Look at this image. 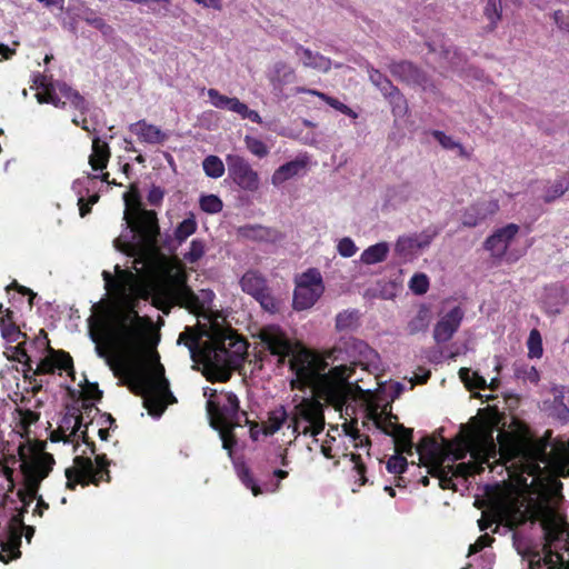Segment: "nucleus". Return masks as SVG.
Instances as JSON below:
<instances>
[{
    "label": "nucleus",
    "mask_w": 569,
    "mask_h": 569,
    "mask_svg": "<svg viewBox=\"0 0 569 569\" xmlns=\"http://www.w3.org/2000/svg\"><path fill=\"white\" fill-rule=\"evenodd\" d=\"M385 98L389 101L395 116H405L408 111V102L401 91L396 87L390 94H386Z\"/></svg>",
    "instance_id": "nucleus-44"
},
{
    "label": "nucleus",
    "mask_w": 569,
    "mask_h": 569,
    "mask_svg": "<svg viewBox=\"0 0 569 569\" xmlns=\"http://www.w3.org/2000/svg\"><path fill=\"white\" fill-rule=\"evenodd\" d=\"M206 409L212 428L230 426L237 421L249 425L247 412L240 411L239 399L231 391H221L218 396L216 390H211Z\"/></svg>",
    "instance_id": "nucleus-9"
},
{
    "label": "nucleus",
    "mask_w": 569,
    "mask_h": 569,
    "mask_svg": "<svg viewBox=\"0 0 569 569\" xmlns=\"http://www.w3.org/2000/svg\"><path fill=\"white\" fill-rule=\"evenodd\" d=\"M0 330L2 337L9 342H16L20 337L27 339V333L21 332L13 320V311L6 309V313L0 317Z\"/></svg>",
    "instance_id": "nucleus-32"
},
{
    "label": "nucleus",
    "mask_w": 569,
    "mask_h": 569,
    "mask_svg": "<svg viewBox=\"0 0 569 569\" xmlns=\"http://www.w3.org/2000/svg\"><path fill=\"white\" fill-rule=\"evenodd\" d=\"M499 210L498 200L479 201L468 207L462 214V226L473 228Z\"/></svg>",
    "instance_id": "nucleus-19"
},
{
    "label": "nucleus",
    "mask_w": 569,
    "mask_h": 569,
    "mask_svg": "<svg viewBox=\"0 0 569 569\" xmlns=\"http://www.w3.org/2000/svg\"><path fill=\"white\" fill-rule=\"evenodd\" d=\"M493 431L495 426L481 423L461 436L453 457L461 460L470 453L473 461L448 466L453 477L467 478L479 475L485 470L483 465L491 471L498 466L509 470L508 463H511V467L520 463L522 472L536 476L541 470L540 463L550 462V430L537 439L526 422L512 418L509 428L498 432L497 440L493 438Z\"/></svg>",
    "instance_id": "nucleus-1"
},
{
    "label": "nucleus",
    "mask_w": 569,
    "mask_h": 569,
    "mask_svg": "<svg viewBox=\"0 0 569 569\" xmlns=\"http://www.w3.org/2000/svg\"><path fill=\"white\" fill-rule=\"evenodd\" d=\"M43 92L37 93V100L39 103H50L57 108H63L66 102L61 101L58 97L56 89L57 84L53 83H40Z\"/></svg>",
    "instance_id": "nucleus-42"
},
{
    "label": "nucleus",
    "mask_w": 569,
    "mask_h": 569,
    "mask_svg": "<svg viewBox=\"0 0 569 569\" xmlns=\"http://www.w3.org/2000/svg\"><path fill=\"white\" fill-rule=\"evenodd\" d=\"M407 467H408L407 459L402 456V453H398V452H396V455L391 456L386 463V468H387L388 472L393 473V475H402L403 472H406Z\"/></svg>",
    "instance_id": "nucleus-61"
},
{
    "label": "nucleus",
    "mask_w": 569,
    "mask_h": 569,
    "mask_svg": "<svg viewBox=\"0 0 569 569\" xmlns=\"http://www.w3.org/2000/svg\"><path fill=\"white\" fill-rule=\"evenodd\" d=\"M18 460L21 462L20 457L13 453L3 455L0 459V471L8 481V492H12L16 487L13 479L14 469L10 465H16Z\"/></svg>",
    "instance_id": "nucleus-40"
},
{
    "label": "nucleus",
    "mask_w": 569,
    "mask_h": 569,
    "mask_svg": "<svg viewBox=\"0 0 569 569\" xmlns=\"http://www.w3.org/2000/svg\"><path fill=\"white\" fill-rule=\"evenodd\" d=\"M239 478L244 487L251 490L254 497H258L263 492L261 487L256 482V479L253 478L249 468L243 467L239 471Z\"/></svg>",
    "instance_id": "nucleus-63"
},
{
    "label": "nucleus",
    "mask_w": 569,
    "mask_h": 569,
    "mask_svg": "<svg viewBox=\"0 0 569 569\" xmlns=\"http://www.w3.org/2000/svg\"><path fill=\"white\" fill-rule=\"evenodd\" d=\"M463 310L457 306L445 313L433 328V339L437 343L448 342L460 328Z\"/></svg>",
    "instance_id": "nucleus-17"
},
{
    "label": "nucleus",
    "mask_w": 569,
    "mask_h": 569,
    "mask_svg": "<svg viewBox=\"0 0 569 569\" xmlns=\"http://www.w3.org/2000/svg\"><path fill=\"white\" fill-rule=\"evenodd\" d=\"M132 390L143 398V406L150 416L160 417L169 403L177 402L164 377V367L157 362L151 370L133 368L130 371Z\"/></svg>",
    "instance_id": "nucleus-6"
},
{
    "label": "nucleus",
    "mask_w": 569,
    "mask_h": 569,
    "mask_svg": "<svg viewBox=\"0 0 569 569\" xmlns=\"http://www.w3.org/2000/svg\"><path fill=\"white\" fill-rule=\"evenodd\" d=\"M295 70L283 61H277L268 74L274 90L281 91L283 87L295 79Z\"/></svg>",
    "instance_id": "nucleus-27"
},
{
    "label": "nucleus",
    "mask_w": 569,
    "mask_h": 569,
    "mask_svg": "<svg viewBox=\"0 0 569 569\" xmlns=\"http://www.w3.org/2000/svg\"><path fill=\"white\" fill-rule=\"evenodd\" d=\"M96 179H101V181L103 182H107L108 184H113V186H121V183H117L116 180H109V172H104L102 173L101 176H91L89 174L88 177H86L84 179H78L73 182L72 184V189L77 192V193H81V190L86 189L87 191L89 190V184L91 182H93Z\"/></svg>",
    "instance_id": "nucleus-58"
},
{
    "label": "nucleus",
    "mask_w": 569,
    "mask_h": 569,
    "mask_svg": "<svg viewBox=\"0 0 569 569\" xmlns=\"http://www.w3.org/2000/svg\"><path fill=\"white\" fill-rule=\"evenodd\" d=\"M483 14L489 21L490 30H495L502 19V0H487Z\"/></svg>",
    "instance_id": "nucleus-41"
},
{
    "label": "nucleus",
    "mask_w": 569,
    "mask_h": 569,
    "mask_svg": "<svg viewBox=\"0 0 569 569\" xmlns=\"http://www.w3.org/2000/svg\"><path fill=\"white\" fill-rule=\"evenodd\" d=\"M204 173L210 178H220L224 173V164L217 156H208L202 162Z\"/></svg>",
    "instance_id": "nucleus-48"
},
{
    "label": "nucleus",
    "mask_w": 569,
    "mask_h": 569,
    "mask_svg": "<svg viewBox=\"0 0 569 569\" xmlns=\"http://www.w3.org/2000/svg\"><path fill=\"white\" fill-rule=\"evenodd\" d=\"M206 253V243L201 239H193L189 250L183 253V259L189 263L198 262Z\"/></svg>",
    "instance_id": "nucleus-54"
},
{
    "label": "nucleus",
    "mask_w": 569,
    "mask_h": 569,
    "mask_svg": "<svg viewBox=\"0 0 569 569\" xmlns=\"http://www.w3.org/2000/svg\"><path fill=\"white\" fill-rule=\"evenodd\" d=\"M240 286L246 293L253 298L268 287L266 278L254 270H249L241 277Z\"/></svg>",
    "instance_id": "nucleus-31"
},
{
    "label": "nucleus",
    "mask_w": 569,
    "mask_h": 569,
    "mask_svg": "<svg viewBox=\"0 0 569 569\" xmlns=\"http://www.w3.org/2000/svg\"><path fill=\"white\" fill-rule=\"evenodd\" d=\"M200 209L206 213H218L222 210V200L216 194L201 196L199 200Z\"/></svg>",
    "instance_id": "nucleus-52"
},
{
    "label": "nucleus",
    "mask_w": 569,
    "mask_h": 569,
    "mask_svg": "<svg viewBox=\"0 0 569 569\" xmlns=\"http://www.w3.org/2000/svg\"><path fill=\"white\" fill-rule=\"evenodd\" d=\"M134 200L137 202L136 208H127L124 211V220L133 233V240L122 241L121 238H117L114 247L129 257H134L136 263H142L146 258L159 250L160 227L156 211L140 207L137 192L134 193Z\"/></svg>",
    "instance_id": "nucleus-4"
},
{
    "label": "nucleus",
    "mask_w": 569,
    "mask_h": 569,
    "mask_svg": "<svg viewBox=\"0 0 569 569\" xmlns=\"http://www.w3.org/2000/svg\"><path fill=\"white\" fill-rule=\"evenodd\" d=\"M178 343H183L193 358H198L206 368L211 370L209 380L226 382L231 372L228 369L232 356L247 351L248 343L231 328L212 326L208 340L201 342V336L191 328L179 335Z\"/></svg>",
    "instance_id": "nucleus-2"
},
{
    "label": "nucleus",
    "mask_w": 569,
    "mask_h": 569,
    "mask_svg": "<svg viewBox=\"0 0 569 569\" xmlns=\"http://www.w3.org/2000/svg\"><path fill=\"white\" fill-rule=\"evenodd\" d=\"M254 299L260 303L263 310L270 313H277L280 311L281 301L271 293L269 287L260 292Z\"/></svg>",
    "instance_id": "nucleus-46"
},
{
    "label": "nucleus",
    "mask_w": 569,
    "mask_h": 569,
    "mask_svg": "<svg viewBox=\"0 0 569 569\" xmlns=\"http://www.w3.org/2000/svg\"><path fill=\"white\" fill-rule=\"evenodd\" d=\"M288 419L290 420V413L287 412L283 406H280L277 410L270 412L263 433L267 436L274 435Z\"/></svg>",
    "instance_id": "nucleus-36"
},
{
    "label": "nucleus",
    "mask_w": 569,
    "mask_h": 569,
    "mask_svg": "<svg viewBox=\"0 0 569 569\" xmlns=\"http://www.w3.org/2000/svg\"><path fill=\"white\" fill-rule=\"evenodd\" d=\"M528 357L541 358L543 353L542 338L538 329H532L527 341Z\"/></svg>",
    "instance_id": "nucleus-51"
},
{
    "label": "nucleus",
    "mask_w": 569,
    "mask_h": 569,
    "mask_svg": "<svg viewBox=\"0 0 569 569\" xmlns=\"http://www.w3.org/2000/svg\"><path fill=\"white\" fill-rule=\"evenodd\" d=\"M28 512V509L21 508L19 512L13 515L9 520V533H10V542L9 547L2 548V552H0V560L3 562H9L11 559L17 558L20 555L19 545L21 539L22 528L26 526L23 522L24 513Z\"/></svg>",
    "instance_id": "nucleus-18"
},
{
    "label": "nucleus",
    "mask_w": 569,
    "mask_h": 569,
    "mask_svg": "<svg viewBox=\"0 0 569 569\" xmlns=\"http://www.w3.org/2000/svg\"><path fill=\"white\" fill-rule=\"evenodd\" d=\"M389 246L387 242H379L368 247L361 253V261L366 264H376L387 259Z\"/></svg>",
    "instance_id": "nucleus-34"
},
{
    "label": "nucleus",
    "mask_w": 569,
    "mask_h": 569,
    "mask_svg": "<svg viewBox=\"0 0 569 569\" xmlns=\"http://www.w3.org/2000/svg\"><path fill=\"white\" fill-rule=\"evenodd\" d=\"M246 148L256 157L264 158L269 154L268 146L259 138L252 136H246L244 139Z\"/></svg>",
    "instance_id": "nucleus-56"
},
{
    "label": "nucleus",
    "mask_w": 569,
    "mask_h": 569,
    "mask_svg": "<svg viewBox=\"0 0 569 569\" xmlns=\"http://www.w3.org/2000/svg\"><path fill=\"white\" fill-rule=\"evenodd\" d=\"M149 12L157 18H166L172 13V0H148Z\"/></svg>",
    "instance_id": "nucleus-55"
},
{
    "label": "nucleus",
    "mask_w": 569,
    "mask_h": 569,
    "mask_svg": "<svg viewBox=\"0 0 569 569\" xmlns=\"http://www.w3.org/2000/svg\"><path fill=\"white\" fill-rule=\"evenodd\" d=\"M238 234L244 239L258 242H277L282 238L279 230L261 224H246L238 228Z\"/></svg>",
    "instance_id": "nucleus-22"
},
{
    "label": "nucleus",
    "mask_w": 569,
    "mask_h": 569,
    "mask_svg": "<svg viewBox=\"0 0 569 569\" xmlns=\"http://www.w3.org/2000/svg\"><path fill=\"white\" fill-rule=\"evenodd\" d=\"M358 320V312L357 311H342L339 312L336 317V328L337 330H346L356 325Z\"/></svg>",
    "instance_id": "nucleus-62"
},
{
    "label": "nucleus",
    "mask_w": 569,
    "mask_h": 569,
    "mask_svg": "<svg viewBox=\"0 0 569 569\" xmlns=\"http://www.w3.org/2000/svg\"><path fill=\"white\" fill-rule=\"evenodd\" d=\"M410 290L416 295H423L429 289V279L425 273H416L409 282Z\"/></svg>",
    "instance_id": "nucleus-64"
},
{
    "label": "nucleus",
    "mask_w": 569,
    "mask_h": 569,
    "mask_svg": "<svg viewBox=\"0 0 569 569\" xmlns=\"http://www.w3.org/2000/svg\"><path fill=\"white\" fill-rule=\"evenodd\" d=\"M519 231V226L516 223H509L498 230H496L485 242V248L491 251L493 254H503L511 240L516 237Z\"/></svg>",
    "instance_id": "nucleus-20"
},
{
    "label": "nucleus",
    "mask_w": 569,
    "mask_h": 569,
    "mask_svg": "<svg viewBox=\"0 0 569 569\" xmlns=\"http://www.w3.org/2000/svg\"><path fill=\"white\" fill-rule=\"evenodd\" d=\"M297 92L309 93V94L319 97L320 99L326 101L330 107L340 111L341 113L347 114L352 118H357V113L351 108H349L347 104L342 103L338 99L327 96L323 92H320V91L313 90V89H306V88H298Z\"/></svg>",
    "instance_id": "nucleus-35"
},
{
    "label": "nucleus",
    "mask_w": 569,
    "mask_h": 569,
    "mask_svg": "<svg viewBox=\"0 0 569 569\" xmlns=\"http://www.w3.org/2000/svg\"><path fill=\"white\" fill-rule=\"evenodd\" d=\"M389 70L393 77L410 84H422L427 81L426 73L410 61L392 62Z\"/></svg>",
    "instance_id": "nucleus-21"
},
{
    "label": "nucleus",
    "mask_w": 569,
    "mask_h": 569,
    "mask_svg": "<svg viewBox=\"0 0 569 569\" xmlns=\"http://www.w3.org/2000/svg\"><path fill=\"white\" fill-rule=\"evenodd\" d=\"M208 97L211 104L218 109L232 111L239 114L242 119H248L258 124L262 123L260 114L256 110H251L246 103L241 102L236 97H227L213 88L208 90Z\"/></svg>",
    "instance_id": "nucleus-15"
},
{
    "label": "nucleus",
    "mask_w": 569,
    "mask_h": 569,
    "mask_svg": "<svg viewBox=\"0 0 569 569\" xmlns=\"http://www.w3.org/2000/svg\"><path fill=\"white\" fill-rule=\"evenodd\" d=\"M37 366V372L42 375H53L56 370L67 371L68 375H74L72 357L64 350H51L42 355Z\"/></svg>",
    "instance_id": "nucleus-16"
},
{
    "label": "nucleus",
    "mask_w": 569,
    "mask_h": 569,
    "mask_svg": "<svg viewBox=\"0 0 569 569\" xmlns=\"http://www.w3.org/2000/svg\"><path fill=\"white\" fill-rule=\"evenodd\" d=\"M83 425V415L82 412L77 409L72 408V411H69L63 416L61 419V423L59 428H61L64 432L66 430L71 429L70 436H76L78 431H80V428Z\"/></svg>",
    "instance_id": "nucleus-37"
},
{
    "label": "nucleus",
    "mask_w": 569,
    "mask_h": 569,
    "mask_svg": "<svg viewBox=\"0 0 569 569\" xmlns=\"http://www.w3.org/2000/svg\"><path fill=\"white\" fill-rule=\"evenodd\" d=\"M241 426H242V422L237 421L230 426H221V427L214 428L216 430L219 431L223 449L228 450L229 453L232 452L234 446L237 445V439L233 433V430L237 427H241Z\"/></svg>",
    "instance_id": "nucleus-45"
},
{
    "label": "nucleus",
    "mask_w": 569,
    "mask_h": 569,
    "mask_svg": "<svg viewBox=\"0 0 569 569\" xmlns=\"http://www.w3.org/2000/svg\"><path fill=\"white\" fill-rule=\"evenodd\" d=\"M569 189V176H562L555 180V182L548 188L543 200L546 203H550L556 199L560 198Z\"/></svg>",
    "instance_id": "nucleus-43"
},
{
    "label": "nucleus",
    "mask_w": 569,
    "mask_h": 569,
    "mask_svg": "<svg viewBox=\"0 0 569 569\" xmlns=\"http://www.w3.org/2000/svg\"><path fill=\"white\" fill-rule=\"evenodd\" d=\"M170 282L172 284L171 289H161L159 290L152 299V305L164 311V305L169 300H172L174 303L179 305L188 309L193 313H198L203 309V303L200 301L199 297L193 292V290L187 283V274L183 270L177 271L174 274L169 277Z\"/></svg>",
    "instance_id": "nucleus-10"
},
{
    "label": "nucleus",
    "mask_w": 569,
    "mask_h": 569,
    "mask_svg": "<svg viewBox=\"0 0 569 569\" xmlns=\"http://www.w3.org/2000/svg\"><path fill=\"white\" fill-rule=\"evenodd\" d=\"M110 159V148L106 141L94 138L92 141V152L89 157V164L94 171L102 170L107 167Z\"/></svg>",
    "instance_id": "nucleus-29"
},
{
    "label": "nucleus",
    "mask_w": 569,
    "mask_h": 569,
    "mask_svg": "<svg viewBox=\"0 0 569 569\" xmlns=\"http://www.w3.org/2000/svg\"><path fill=\"white\" fill-rule=\"evenodd\" d=\"M82 20L86 21L89 26L100 30L104 34L112 30V28L101 17H98L91 9H87L84 11Z\"/></svg>",
    "instance_id": "nucleus-60"
},
{
    "label": "nucleus",
    "mask_w": 569,
    "mask_h": 569,
    "mask_svg": "<svg viewBox=\"0 0 569 569\" xmlns=\"http://www.w3.org/2000/svg\"><path fill=\"white\" fill-rule=\"evenodd\" d=\"M197 228H198V223L196 221V218L193 214H190V217L182 220L176 227V229L173 231V238L178 242V244H181L197 231Z\"/></svg>",
    "instance_id": "nucleus-38"
},
{
    "label": "nucleus",
    "mask_w": 569,
    "mask_h": 569,
    "mask_svg": "<svg viewBox=\"0 0 569 569\" xmlns=\"http://www.w3.org/2000/svg\"><path fill=\"white\" fill-rule=\"evenodd\" d=\"M46 441H34L29 446L19 445L18 447L23 488L19 489L17 495L22 502V508L28 509L37 500L41 482L49 476L56 463L53 456L46 451Z\"/></svg>",
    "instance_id": "nucleus-5"
},
{
    "label": "nucleus",
    "mask_w": 569,
    "mask_h": 569,
    "mask_svg": "<svg viewBox=\"0 0 569 569\" xmlns=\"http://www.w3.org/2000/svg\"><path fill=\"white\" fill-rule=\"evenodd\" d=\"M370 81L381 91L383 97L386 94H390V91H392L396 86L379 70L372 69L369 72Z\"/></svg>",
    "instance_id": "nucleus-53"
},
{
    "label": "nucleus",
    "mask_w": 569,
    "mask_h": 569,
    "mask_svg": "<svg viewBox=\"0 0 569 569\" xmlns=\"http://www.w3.org/2000/svg\"><path fill=\"white\" fill-rule=\"evenodd\" d=\"M382 431L391 436L395 442L396 452L412 455L413 450V430L403 425H393V430L382 428Z\"/></svg>",
    "instance_id": "nucleus-25"
},
{
    "label": "nucleus",
    "mask_w": 569,
    "mask_h": 569,
    "mask_svg": "<svg viewBox=\"0 0 569 569\" xmlns=\"http://www.w3.org/2000/svg\"><path fill=\"white\" fill-rule=\"evenodd\" d=\"M307 166V162L301 159H296L280 166L272 174L271 182L274 186H279L284 181L299 174Z\"/></svg>",
    "instance_id": "nucleus-30"
},
{
    "label": "nucleus",
    "mask_w": 569,
    "mask_h": 569,
    "mask_svg": "<svg viewBox=\"0 0 569 569\" xmlns=\"http://www.w3.org/2000/svg\"><path fill=\"white\" fill-rule=\"evenodd\" d=\"M551 415L561 423L569 422V408L563 402V395L560 393L555 397L551 405Z\"/></svg>",
    "instance_id": "nucleus-57"
},
{
    "label": "nucleus",
    "mask_w": 569,
    "mask_h": 569,
    "mask_svg": "<svg viewBox=\"0 0 569 569\" xmlns=\"http://www.w3.org/2000/svg\"><path fill=\"white\" fill-rule=\"evenodd\" d=\"M325 409L319 399L315 397L301 398L290 412L289 428L295 439L300 435L316 437L325 429Z\"/></svg>",
    "instance_id": "nucleus-8"
},
{
    "label": "nucleus",
    "mask_w": 569,
    "mask_h": 569,
    "mask_svg": "<svg viewBox=\"0 0 569 569\" xmlns=\"http://www.w3.org/2000/svg\"><path fill=\"white\" fill-rule=\"evenodd\" d=\"M499 523L508 527L510 530L518 529L529 519V511L521 509L520 506H505L498 510Z\"/></svg>",
    "instance_id": "nucleus-24"
},
{
    "label": "nucleus",
    "mask_w": 569,
    "mask_h": 569,
    "mask_svg": "<svg viewBox=\"0 0 569 569\" xmlns=\"http://www.w3.org/2000/svg\"><path fill=\"white\" fill-rule=\"evenodd\" d=\"M82 393H83V399H84V401L82 403V409L84 410V413H87L89 416V413L92 410L99 411V409L94 408V406L92 403L86 402L87 400L99 401L102 398V391L99 389L98 383L87 382L86 387L83 388Z\"/></svg>",
    "instance_id": "nucleus-47"
},
{
    "label": "nucleus",
    "mask_w": 569,
    "mask_h": 569,
    "mask_svg": "<svg viewBox=\"0 0 569 569\" xmlns=\"http://www.w3.org/2000/svg\"><path fill=\"white\" fill-rule=\"evenodd\" d=\"M114 276L109 271H102L104 288L109 292H114L122 297L147 300L150 296V289L146 282L140 280L131 270L122 269L119 264L114 266Z\"/></svg>",
    "instance_id": "nucleus-11"
},
{
    "label": "nucleus",
    "mask_w": 569,
    "mask_h": 569,
    "mask_svg": "<svg viewBox=\"0 0 569 569\" xmlns=\"http://www.w3.org/2000/svg\"><path fill=\"white\" fill-rule=\"evenodd\" d=\"M417 451L420 453L421 457L429 456L430 459L432 460L431 462L440 460L437 452V442L430 437H425L420 440V442L417 446Z\"/></svg>",
    "instance_id": "nucleus-59"
},
{
    "label": "nucleus",
    "mask_w": 569,
    "mask_h": 569,
    "mask_svg": "<svg viewBox=\"0 0 569 569\" xmlns=\"http://www.w3.org/2000/svg\"><path fill=\"white\" fill-rule=\"evenodd\" d=\"M417 238L412 236H403L397 240L396 252L400 256L407 257L413 254L417 250L421 249L418 247Z\"/></svg>",
    "instance_id": "nucleus-49"
},
{
    "label": "nucleus",
    "mask_w": 569,
    "mask_h": 569,
    "mask_svg": "<svg viewBox=\"0 0 569 569\" xmlns=\"http://www.w3.org/2000/svg\"><path fill=\"white\" fill-rule=\"evenodd\" d=\"M226 161L228 176L234 184L249 192H254L259 189V174L247 159L239 154H228Z\"/></svg>",
    "instance_id": "nucleus-13"
},
{
    "label": "nucleus",
    "mask_w": 569,
    "mask_h": 569,
    "mask_svg": "<svg viewBox=\"0 0 569 569\" xmlns=\"http://www.w3.org/2000/svg\"><path fill=\"white\" fill-rule=\"evenodd\" d=\"M129 129L141 142L158 144L167 139L166 133L160 128L148 123L146 120H139L132 123Z\"/></svg>",
    "instance_id": "nucleus-23"
},
{
    "label": "nucleus",
    "mask_w": 569,
    "mask_h": 569,
    "mask_svg": "<svg viewBox=\"0 0 569 569\" xmlns=\"http://www.w3.org/2000/svg\"><path fill=\"white\" fill-rule=\"evenodd\" d=\"M57 89L63 98L70 101L74 109L80 111H84L87 109L84 98L77 90L72 89L64 82H57Z\"/></svg>",
    "instance_id": "nucleus-39"
},
{
    "label": "nucleus",
    "mask_w": 569,
    "mask_h": 569,
    "mask_svg": "<svg viewBox=\"0 0 569 569\" xmlns=\"http://www.w3.org/2000/svg\"><path fill=\"white\" fill-rule=\"evenodd\" d=\"M323 291L325 286L320 271L316 268L308 269L297 280L293 292V308L296 310L311 308Z\"/></svg>",
    "instance_id": "nucleus-12"
},
{
    "label": "nucleus",
    "mask_w": 569,
    "mask_h": 569,
    "mask_svg": "<svg viewBox=\"0 0 569 569\" xmlns=\"http://www.w3.org/2000/svg\"><path fill=\"white\" fill-rule=\"evenodd\" d=\"M351 352H358L366 359H370V356H377L372 348L358 339L346 340L322 355L306 348L297 351L292 349L289 368L296 375V378L290 381L291 389L303 391L311 387L330 363L349 360Z\"/></svg>",
    "instance_id": "nucleus-3"
},
{
    "label": "nucleus",
    "mask_w": 569,
    "mask_h": 569,
    "mask_svg": "<svg viewBox=\"0 0 569 569\" xmlns=\"http://www.w3.org/2000/svg\"><path fill=\"white\" fill-rule=\"evenodd\" d=\"M264 349L279 358V363H284L286 358L292 353L293 345L287 333L279 326H266L258 335Z\"/></svg>",
    "instance_id": "nucleus-14"
},
{
    "label": "nucleus",
    "mask_w": 569,
    "mask_h": 569,
    "mask_svg": "<svg viewBox=\"0 0 569 569\" xmlns=\"http://www.w3.org/2000/svg\"><path fill=\"white\" fill-rule=\"evenodd\" d=\"M428 473L439 479V486L441 489H453L456 485L453 482V476L447 467L442 465V461H433L428 466Z\"/></svg>",
    "instance_id": "nucleus-33"
},
{
    "label": "nucleus",
    "mask_w": 569,
    "mask_h": 569,
    "mask_svg": "<svg viewBox=\"0 0 569 569\" xmlns=\"http://www.w3.org/2000/svg\"><path fill=\"white\" fill-rule=\"evenodd\" d=\"M361 359L359 360H350V365L343 363V361H339L340 363L337 366H333L328 373L322 372L320 378L323 380H332L337 385H343L353 373L355 369L353 366L356 365H362V359H365L367 362H372L373 359L378 358V355L376 357L370 356V359H366L363 356H361Z\"/></svg>",
    "instance_id": "nucleus-26"
},
{
    "label": "nucleus",
    "mask_w": 569,
    "mask_h": 569,
    "mask_svg": "<svg viewBox=\"0 0 569 569\" xmlns=\"http://www.w3.org/2000/svg\"><path fill=\"white\" fill-rule=\"evenodd\" d=\"M296 53L302 54V64L307 68L316 69L321 72H328L331 69V60L319 52H313L301 44H297Z\"/></svg>",
    "instance_id": "nucleus-28"
},
{
    "label": "nucleus",
    "mask_w": 569,
    "mask_h": 569,
    "mask_svg": "<svg viewBox=\"0 0 569 569\" xmlns=\"http://www.w3.org/2000/svg\"><path fill=\"white\" fill-rule=\"evenodd\" d=\"M38 419H39V413L36 411L27 409L21 412L20 425L23 430V432L21 433V437L26 438V441L21 442L20 445L29 446L30 442L36 441V440H31L29 438V432H30L29 428L31 425L36 423L38 421Z\"/></svg>",
    "instance_id": "nucleus-50"
},
{
    "label": "nucleus",
    "mask_w": 569,
    "mask_h": 569,
    "mask_svg": "<svg viewBox=\"0 0 569 569\" xmlns=\"http://www.w3.org/2000/svg\"><path fill=\"white\" fill-rule=\"evenodd\" d=\"M110 460L107 455H96L94 461L84 456H77L73 466L66 469V488L76 490L77 486H99L101 482H110Z\"/></svg>",
    "instance_id": "nucleus-7"
}]
</instances>
